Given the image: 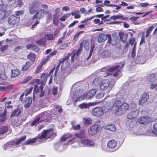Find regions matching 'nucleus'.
<instances>
[{"label":"nucleus","instance_id":"nucleus-39","mask_svg":"<svg viewBox=\"0 0 157 157\" xmlns=\"http://www.w3.org/2000/svg\"><path fill=\"white\" fill-rule=\"evenodd\" d=\"M40 120V117H37L36 118L32 123L31 124V126H33L36 124L39 123L40 122L39 121Z\"/></svg>","mask_w":157,"mask_h":157},{"label":"nucleus","instance_id":"nucleus-31","mask_svg":"<svg viewBox=\"0 0 157 157\" xmlns=\"http://www.w3.org/2000/svg\"><path fill=\"white\" fill-rule=\"evenodd\" d=\"M28 58L32 62H33L35 60L36 56L34 54L30 53L28 56Z\"/></svg>","mask_w":157,"mask_h":157},{"label":"nucleus","instance_id":"nucleus-54","mask_svg":"<svg viewBox=\"0 0 157 157\" xmlns=\"http://www.w3.org/2000/svg\"><path fill=\"white\" fill-rule=\"evenodd\" d=\"M83 33V32H82V31H81V32H78L74 36V40L76 41V39H77L79 36V35H80L82 33Z\"/></svg>","mask_w":157,"mask_h":157},{"label":"nucleus","instance_id":"nucleus-52","mask_svg":"<svg viewBox=\"0 0 157 157\" xmlns=\"http://www.w3.org/2000/svg\"><path fill=\"white\" fill-rule=\"evenodd\" d=\"M154 133L157 134V123H155L153 126Z\"/></svg>","mask_w":157,"mask_h":157},{"label":"nucleus","instance_id":"nucleus-34","mask_svg":"<svg viewBox=\"0 0 157 157\" xmlns=\"http://www.w3.org/2000/svg\"><path fill=\"white\" fill-rule=\"evenodd\" d=\"M70 15V13H66L60 18V20L63 21H64L66 20V18L69 17Z\"/></svg>","mask_w":157,"mask_h":157},{"label":"nucleus","instance_id":"nucleus-9","mask_svg":"<svg viewBox=\"0 0 157 157\" xmlns=\"http://www.w3.org/2000/svg\"><path fill=\"white\" fill-rule=\"evenodd\" d=\"M139 113V111L136 109L131 111L127 115V117L130 119H133L136 118Z\"/></svg>","mask_w":157,"mask_h":157},{"label":"nucleus","instance_id":"nucleus-13","mask_svg":"<svg viewBox=\"0 0 157 157\" xmlns=\"http://www.w3.org/2000/svg\"><path fill=\"white\" fill-rule=\"evenodd\" d=\"M94 143L93 141L91 140L83 139L81 140V142L80 146H94Z\"/></svg>","mask_w":157,"mask_h":157},{"label":"nucleus","instance_id":"nucleus-16","mask_svg":"<svg viewBox=\"0 0 157 157\" xmlns=\"http://www.w3.org/2000/svg\"><path fill=\"white\" fill-rule=\"evenodd\" d=\"M15 145L14 142H10L4 145L3 148L5 150H10L11 148L15 147Z\"/></svg>","mask_w":157,"mask_h":157},{"label":"nucleus","instance_id":"nucleus-27","mask_svg":"<svg viewBox=\"0 0 157 157\" xmlns=\"http://www.w3.org/2000/svg\"><path fill=\"white\" fill-rule=\"evenodd\" d=\"M84 123L87 125H90L92 123V120L90 118L85 117L83 118Z\"/></svg>","mask_w":157,"mask_h":157},{"label":"nucleus","instance_id":"nucleus-5","mask_svg":"<svg viewBox=\"0 0 157 157\" xmlns=\"http://www.w3.org/2000/svg\"><path fill=\"white\" fill-rule=\"evenodd\" d=\"M82 44V46H84V48L86 50L88 51L90 48V54L88 57L87 59H88L92 55L93 51L95 47L94 44L91 41H88L86 40H83Z\"/></svg>","mask_w":157,"mask_h":157},{"label":"nucleus","instance_id":"nucleus-43","mask_svg":"<svg viewBox=\"0 0 157 157\" xmlns=\"http://www.w3.org/2000/svg\"><path fill=\"white\" fill-rule=\"evenodd\" d=\"M150 88L151 90L155 89V90H157V84L154 83H151L150 86Z\"/></svg>","mask_w":157,"mask_h":157},{"label":"nucleus","instance_id":"nucleus-18","mask_svg":"<svg viewBox=\"0 0 157 157\" xmlns=\"http://www.w3.org/2000/svg\"><path fill=\"white\" fill-rule=\"evenodd\" d=\"M156 75L155 74H152L148 75L147 77V80L149 82H152L156 80Z\"/></svg>","mask_w":157,"mask_h":157},{"label":"nucleus","instance_id":"nucleus-41","mask_svg":"<svg viewBox=\"0 0 157 157\" xmlns=\"http://www.w3.org/2000/svg\"><path fill=\"white\" fill-rule=\"evenodd\" d=\"M49 56H47V59H44L43 60L41 61V62L39 64V65L42 67V66L49 59Z\"/></svg>","mask_w":157,"mask_h":157},{"label":"nucleus","instance_id":"nucleus-21","mask_svg":"<svg viewBox=\"0 0 157 157\" xmlns=\"http://www.w3.org/2000/svg\"><path fill=\"white\" fill-rule=\"evenodd\" d=\"M117 141L114 140H110L107 144L108 147L110 148H113L115 147L117 145Z\"/></svg>","mask_w":157,"mask_h":157},{"label":"nucleus","instance_id":"nucleus-59","mask_svg":"<svg viewBox=\"0 0 157 157\" xmlns=\"http://www.w3.org/2000/svg\"><path fill=\"white\" fill-rule=\"evenodd\" d=\"M69 57V55H68L67 56H65L64 58H63L61 60H60V62H63L67 61Z\"/></svg>","mask_w":157,"mask_h":157},{"label":"nucleus","instance_id":"nucleus-33","mask_svg":"<svg viewBox=\"0 0 157 157\" xmlns=\"http://www.w3.org/2000/svg\"><path fill=\"white\" fill-rule=\"evenodd\" d=\"M36 139L35 138H33L30 139H29L27 140L25 142V144L26 145L30 144H33L36 142Z\"/></svg>","mask_w":157,"mask_h":157},{"label":"nucleus","instance_id":"nucleus-7","mask_svg":"<svg viewBox=\"0 0 157 157\" xmlns=\"http://www.w3.org/2000/svg\"><path fill=\"white\" fill-rule=\"evenodd\" d=\"M32 84H34L35 83H37L35 85V88L34 90V93L38 94V95H39L40 97L42 96L44 94V93L42 91L43 88L42 86H40V89H37V86H36L37 83H39L38 80L37 79H34L31 82Z\"/></svg>","mask_w":157,"mask_h":157},{"label":"nucleus","instance_id":"nucleus-26","mask_svg":"<svg viewBox=\"0 0 157 157\" xmlns=\"http://www.w3.org/2000/svg\"><path fill=\"white\" fill-rule=\"evenodd\" d=\"M26 136H24L22 137H21L17 139L16 140V142H14L15 145L20 144L22 141L25 140V139H26Z\"/></svg>","mask_w":157,"mask_h":157},{"label":"nucleus","instance_id":"nucleus-15","mask_svg":"<svg viewBox=\"0 0 157 157\" xmlns=\"http://www.w3.org/2000/svg\"><path fill=\"white\" fill-rule=\"evenodd\" d=\"M8 21L10 24L13 25L16 24L19 22V19L14 15H12L8 18Z\"/></svg>","mask_w":157,"mask_h":157},{"label":"nucleus","instance_id":"nucleus-38","mask_svg":"<svg viewBox=\"0 0 157 157\" xmlns=\"http://www.w3.org/2000/svg\"><path fill=\"white\" fill-rule=\"evenodd\" d=\"M153 27L152 26L150 27L148 29L146 32V34L145 35V37H148L150 34L151 32L152 31L153 29Z\"/></svg>","mask_w":157,"mask_h":157},{"label":"nucleus","instance_id":"nucleus-14","mask_svg":"<svg viewBox=\"0 0 157 157\" xmlns=\"http://www.w3.org/2000/svg\"><path fill=\"white\" fill-rule=\"evenodd\" d=\"M149 96L148 94L147 93L143 94L139 100V105H143L147 101L148 98Z\"/></svg>","mask_w":157,"mask_h":157},{"label":"nucleus","instance_id":"nucleus-64","mask_svg":"<svg viewBox=\"0 0 157 157\" xmlns=\"http://www.w3.org/2000/svg\"><path fill=\"white\" fill-rule=\"evenodd\" d=\"M70 9L69 7L67 6H64L62 9V10L63 11H67L69 10Z\"/></svg>","mask_w":157,"mask_h":157},{"label":"nucleus","instance_id":"nucleus-32","mask_svg":"<svg viewBox=\"0 0 157 157\" xmlns=\"http://www.w3.org/2000/svg\"><path fill=\"white\" fill-rule=\"evenodd\" d=\"M46 40V38H43L38 40L36 43L38 45H44L45 44Z\"/></svg>","mask_w":157,"mask_h":157},{"label":"nucleus","instance_id":"nucleus-37","mask_svg":"<svg viewBox=\"0 0 157 157\" xmlns=\"http://www.w3.org/2000/svg\"><path fill=\"white\" fill-rule=\"evenodd\" d=\"M71 136V135L70 134H66L62 137L61 140L63 141H65L67 139L69 138Z\"/></svg>","mask_w":157,"mask_h":157},{"label":"nucleus","instance_id":"nucleus-10","mask_svg":"<svg viewBox=\"0 0 157 157\" xmlns=\"http://www.w3.org/2000/svg\"><path fill=\"white\" fill-rule=\"evenodd\" d=\"M110 81L108 79H104L101 83L100 89L101 90H105L109 87Z\"/></svg>","mask_w":157,"mask_h":157},{"label":"nucleus","instance_id":"nucleus-44","mask_svg":"<svg viewBox=\"0 0 157 157\" xmlns=\"http://www.w3.org/2000/svg\"><path fill=\"white\" fill-rule=\"evenodd\" d=\"M79 106L81 109H82L87 108L89 106V105L87 104L83 103L79 105Z\"/></svg>","mask_w":157,"mask_h":157},{"label":"nucleus","instance_id":"nucleus-48","mask_svg":"<svg viewBox=\"0 0 157 157\" xmlns=\"http://www.w3.org/2000/svg\"><path fill=\"white\" fill-rule=\"evenodd\" d=\"M136 45V43H135L134 46V47L132 49V57H134L136 56L135 49V46Z\"/></svg>","mask_w":157,"mask_h":157},{"label":"nucleus","instance_id":"nucleus-55","mask_svg":"<svg viewBox=\"0 0 157 157\" xmlns=\"http://www.w3.org/2000/svg\"><path fill=\"white\" fill-rule=\"evenodd\" d=\"M32 78L31 76H28L24 80L23 82L24 83H26Z\"/></svg>","mask_w":157,"mask_h":157},{"label":"nucleus","instance_id":"nucleus-49","mask_svg":"<svg viewBox=\"0 0 157 157\" xmlns=\"http://www.w3.org/2000/svg\"><path fill=\"white\" fill-rule=\"evenodd\" d=\"M86 94H84L83 95L79 97H78L77 99V101H80L81 100L84 99L85 98H86Z\"/></svg>","mask_w":157,"mask_h":157},{"label":"nucleus","instance_id":"nucleus-35","mask_svg":"<svg viewBox=\"0 0 157 157\" xmlns=\"http://www.w3.org/2000/svg\"><path fill=\"white\" fill-rule=\"evenodd\" d=\"M101 78H96L94 79L93 81V83L95 85H98L99 84H100L101 82Z\"/></svg>","mask_w":157,"mask_h":157},{"label":"nucleus","instance_id":"nucleus-51","mask_svg":"<svg viewBox=\"0 0 157 157\" xmlns=\"http://www.w3.org/2000/svg\"><path fill=\"white\" fill-rule=\"evenodd\" d=\"M33 88H31L27 90H26L25 92L24 93L25 96L29 94H30L32 92Z\"/></svg>","mask_w":157,"mask_h":157},{"label":"nucleus","instance_id":"nucleus-22","mask_svg":"<svg viewBox=\"0 0 157 157\" xmlns=\"http://www.w3.org/2000/svg\"><path fill=\"white\" fill-rule=\"evenodd\" d=\"M11 73V76L13 78L18 76L20 74V71L17 69L12 70Z\"/></svg>","mask_w":157,"mask_h":157},{"label":"nucleus","instance_id":"nucleus-30","mask_svg":"<svg viewBox=\"0 0 157 157\" xmlns=\"http://www.w3.org/2000/svg\"><path fill=\"white\" fill-rule=\"evenodd\" d=\"M8 130V127L6 126H2L0 128V136L4 134Z\"/></svg>","mask_w":157,"mask_h":157},{"label":"nucleus","instance_id":"nucleus-40","mask_svg":"<svg viewBox=\"0 0 157 157\" xmlns=\"http://www.w3.org/2000/svg\"><path fill=\"white\" fill-rule=\"evenodd\" d=\"M44 75L42 81V82L43 84L44 83L46 82L47 78L49 77L50 75V74H44Z\"/></svg>","mask_w":157,"mask_h":157},{"label":"nucleus","instance_id":"nucleus-17","mask_svg":"<svg viewBox=\"0 0 157 157\" xmlns=\"http://www.w3.org/2000/svg\"><path fill=\"white\" fill-rule=\"evenodd\" d=\"M96 92V90L92 89L90 90L86 94V98L88 99H91L94 96Z\"/></svg>","mask_w":157,"mask_h":157},{"label":"nucleus","instance_id":"nucleus-12","mask_svg":"<svg viewBox=\"0 0 157 157\" xmlns=\"http://www.w3.org/2000/svg\"><path fill=\"white\" fill-rule=\"evenodd\" d=\"M39 4L38 3H34L31 5L29 7V9L31 14H34L38 10Z\"/></svg>","mask_w":157,"mask_h":157},{"label":"nucleus","instance_id":"nucleus-50","mask_svg":"<svg viewBox=\"0 0 157 157\" xmlns=\"http://www.w3.org/2000/svg\"><path fill=\"white\" fill-rule=\"evenodd\" d=\"M94 22L95 23L98 24L99 25L101 24H102V21H100V20L98 19H95L94 21Z\"/></svg>","mask_w":157,"mask_h":157},{"label":"nucleus","instance_id":"nucleus-19","mask_svg":"<svg viewBox=\"0 0 157 157\" xmlns=\"http://www.w3.org/2000/svg\"><path fill=\"white\" fill-rule=\"evenodd\" d=\"M107 39V35L104 33L99 34L98 36V42L101 43L105 40Z\"/></svg>","mask_w":157,"mask_h":157},{"label":"nucleus","instance_id":"nucleus-3","mask_svg":"<svg viewBox=\"0 0 157 157\" xmlns=\"http://www.w3.org/2000/svg\"><path fill=\"white\" fill-rule=\"evenodd\" d=\"M56 134L53 132L52 129L45 130L42 132L41 134L38 136V139L40 141L44 142L48 138H52L55 136Z\"/></svg>","mask_w":157,"mask_h":157},{"label":"nucleus","instance_id":"nucleus-46","mask_svg":"<svg viewBox=\"0 0 157 157\" xmlns=\"http://www.w3.org/2000/svg\"><path fill=\"white\" fill-rule=\"evenodd\" d=\"M101 6H96V11L97 12H102L103 11V10Z\"/></svg>","mask_w":157,"mask_h":157},{"label":"nucleus","instance_id":"nucleus-4","mask_svg":"<svg viewBox=\"0 0 157 157\" xmlns=\"http://www.w3.org/2000/svg\"><path fill=\"white\" fill-rule=\"evenodd\" d=\"M46 14H47V21L48 23H49L50 21L52 18V14L41 9L36 12V14L34 15L33 19L38 18V19H40Z\"/></svg>","mask_w":157,"mask_h":157},{"label":"nucleus","instance_id":"nucleus-25","mask_svg":"<svg viewBox=\"0 0 157 157\" xmlns=\"http://www.w3.org/2000/svg\"><path fill=\"white\" fill-rule=\"evenodd\" d=\"M31 63L29 62H27L23 65L21 69L22 71H25L29 69V67L31 66Z\"/></svg>","mask_w":157,"mask_h":157},{"label":"nucleus","instance_id":"nucleus-23","mask_svg":"<svg viewBox=\"0 0 157 157\" xmlns=\"http://www.w3.org/2000/svg\"><path fill=\"white\" fill-rule=\"evenodd\" d=\"M32 98L29 97L27 98L24 102V107L25 108L29 107L32 103Z\"/></svg>","mask_w":157,"mask_h":157},{"label":"nucleus","instance_id":"nucleus-28","mask_svg":"<svg viewBox=\"0 0 157 157\" xmlns=\"http://www.w3.org/2000/svg\"><path fill=\"white\" fill-rule=\"evenodd\" d=\"M69 43H65L61 45L58 48V50L59 51L65 50L68 46Z\"/></svg>","mask_w":157,"mask_h":157},{"label":"nucleus","instance_id":"nucleus-58","mask_svg":"<svg viewBox=\"0 0 157 157\" xmlns=\"http://www.w3.org/2000/svg\"><path fill=\"white\" fill-rule=\"evenodd\" d=\"M73 128L75 130H78L80 129V126L79 124H78L76 125L73 126Z\"/></svg>","mask_w":157,"mask_h":157},{"label":"nucleus","instance_id":"nucleus-42","mask_svg":"<svg viewBox=\"0 0 157 157\" xmlns=\"http://www.w3.org/2000/svg\"><path fill=\"white\" fill-rule=\"evenodd\" d=\"M0 78L3 80H6L7 79V77L4 71L0 75Z\"/></svg>","mask_w":157,"mask_h":157},{"label":"nucleus","instance_id":"nucleus-63","mask_svg":"<svg viewBox=\"0 0 157 157\" xmlns=\"http://www.w3.org/2000/svg\"><path fill=\"white\" fill-rule=\"evenodd\" d=\"M78 21H74L72 23H71L68 26L69 27H71L74 26L76 23H78Z\"/></svg>","mask_w":157,"mask_h":157},{"label":"nucleus","instance_id":"nucleus-45","mask_svg":"<svg viewBox=\"0 0 157 157\" xmlns=\"http://www.w3.org/2000/svg\"><path fill=\"white\" fill-rule=\"evenodd\" d=\"M46 36L48 40H53L54 38L53 35L51 34L46 35Z\"/></svg>","mask_w":157,"mask_h":157},{"label":"nucleus","instance_id":"nucleus-8","mask_svg":"<svg viewBox=\"0 0 157 157\" xmlns=\"http://www.w3.org/2000/svg\"><path fill=\"white\" fill-rule=\"evenodd\" d=\"M104 111L101 107H95L92 110V114L95 116L100 117L103 115Z\"/></svg>","mask_w":157,"mask_h":157},{"label":"nucleus","instance_id":"nucleus-11","mask_svg":"<svg viewBox=\"0 0 157 157\" xmlns=\"http://www.w3.org/2000/svg\"><path fill=\"white\" fill-rule=\"evenodd\" d=\"M138 121L140 124H146L151 121V119L147 117H142L138 119Z\"/></svg>","mask_w":157,"mask_h":157},{"label":"nucleus","instance_id":"nucleus-62","mask_svg":"<svg viewBox=\"0 0 157 157\" xmlns=\"http://www.w3.org/2000/svg\"><path fill=\"white\" fill-rule=\"evenodd\" d=\"M138 18V17H132L130 18V20L132 21H136Z\"/></svg>","mask_w":157,"mask_h":157},{"label":"nucleus","instance_id":"nucleus-61","mask_svg":"<svg viewBox=\"0 0 157 157\" xmlns=\"http://www.w3.org/2000/svg\"><path fill=\"white\" fill-rule=\"evenodd\" d=\"M6 113H4L2 114V115L1 116V121H4L5 120H6Z\"/></svg>","mask_w":157,"mask_h":157},{"label":"nucleus","instance_id":"nucleus-20","mask_svg":"<svg viewBox=\"0 0 157 157\" xmlns=\"http://www.w3.org/2000/svg\"><path fill=\"white\" fill-rule=\"evenodd\" d=\"M110 18L111 19L114 20L118 19H121L122 20H126L127 19V18L126 17H124L121 15H113L111 16Z\"/></svg>","mask_w":157,"mask_h":157},{"label":"nucleus","instance_id":"nucleus-2","mask_svg":"<svg viewBox=\"0 0 157 157\" xmlns=\"http://www.w3.org/2000/svg\"><path fill=\"white\" fill-rule=\"evenodd\" d=\"M124 65V64L123 63H119L116 67L110 68H105L103 69L102 71V76L104 77H105L109 75V74L112 75L113 74V75L114 77H120L121 75V73L118 71L116 70L117 71L115 73H113L114 71L117 70L118 68H121L123 67Z\"/></svg>","mask_w":157,"mask_h":157},{"label":"nucleus","instance_id":"nucleus-29","mask_svg":"<svg viewBox=\"0 0 157 157\" xmlns=\"http://www.w3.org/2000/svg\"><path fill=\"white\" fill-rule=\"evenodd\" d=\"M21 113V111L18 109L14 110L10 115V117H12L14 116H18Z\"/></svg>","mask_w":157,"mask_h":157},{"label":"nucleus","instance_id":"nucleus-6","mask_svg":"<svg viewBox=\"0 0 157 157\" xmlns=\"http://www.w3.org/2000/svg\"><path fill=\"white\" fill-rule=\"evenodd\" d=\"M100 128L98 124H96L91 127L88 129V132L91 135H94L99 131Z\"/></svg>","mask_w":157,"mask_h":157},{"label":"nucleus","instance_id":"nucleus-57","mask_svg":"<svg viewBox=\"0 0 157 157\" xmlns=\"http://www.w3.org/2000/svg\"><path fill=\"white\" fill-rule=\"evenodd\" d=\"M34 46L31 44H29L26 46V48L28 49H33L34 48Z\"/></svg>","mask_w":157,"mask_h":157},{"label":"nucleus","instance_id":"nucleus-1","mask_svg":"<svg viewBox=\"0 0 157 157\" xmlns=\"http://www.w3.org/2000/svg\"><path fill=\"white\" fill-rule=\"evenodd\" d=\"M128 108L129 105L127 103L118 100L113 104L112 109L115 112L116 115L120 116L125 113Z\"/></svg>","mask_w":157,"mask_h":157},{"label":"nucleus","instance_id":"nucleus-56","mask_svg":"<svg viewBox=\"0 0 157 157\" xmlns=\"http://www.w3.org/2000/svg\"><path fill=\"white\" fill-rule=\"evenodd\" d=\"M24 13V12L22 11H17L15 12V14L16 16H19L21 15H22Z\"/></svg>","mask_w":157,"mask_h":157},{"label":"nucleus","instance_id":"nucleus-60","mask_svg":"<svg viewBox=\"0 0 157 157\" xmlns=\"http://www.w3.org/2000/svg\"><path fill=\"white\" fill-rule=\"evenodd\" d=\"M52 93L54 95H55L57 93V88L54 87L52 91Z\"/></svg>","mask_w":157,"mask_h":157},{"label":"nucleus","instance_id":"nucleus-53","mask_svg":"<svg viewBox=\"0 0 157 157\" xmlns=\"http://www.w3.org/2000/svg\"><path fill=\"white\" fill-rule=\"evenodd\" d=\"M42 67H41V66H40L39 65L37 66V67L36 69V70L35 71V73L36 74H37L40 72V70L42 68Z\"/></svg>","mask_w":157,"mask_h":157},{"label":"nucleus","instance_id":"nucleus-47","mask_svg":"<svg viewBox=\"0 0 157 157\" xmlns=\"http://www.w3.org/2000/svg\"><path fill=\"white\" fill-rule=\"evenodd\" d=\"M104 96V94L103 93H99L97 94L96 96V97L97 99H100L102 98Z\"/></svg>","mask_w":157,"mask_h":157},{"label":"nucleus","instance_id":"nucleus-24","mask_svg":"<svg viewBox=\"0 0 157 157\" xmlns=\"http://www.w3.org/2000/svg\"><path fill=\"white\" fill-rule=\"evenodd\" d=\"M105 128L113 132H115L116 130L115 126L112 124H109L106 125L105 127Z\"/></svg>","mask_w":157,"mask_h":157},{"label":"nucleus","instance_id":"nucleus-36","mask_svg":"<svg viewBox=\"0 0 157 157\" xmlns=\"http://www.w3.org/2000/svg\"><path fill=\"white\" fill-rule=\"evenodd\" d=\"M127 37V35L126 34L121 33L120 35V39L123 42H124Z\"/></svg>","mask_w":157,"mask_h":157}]
</instances>
